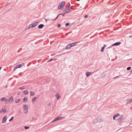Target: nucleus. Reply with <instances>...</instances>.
<instances>
[{"mask_svg":"<svg viewBox=\"0 0 132 132\" xmlns=\"http://www.w3.org/2000/svg\"><path fill=\"white\" fill-rule=\"evenodd\" d=\"M70 4L67 7L65 8L63 11L64 13L67 14L72 12V10H73V8L72 7V6L70 7Z\"/></svg>","mask_w":132,"mask_h":132,"instance_id":"obj_1","label":"nucleus"},{"mask_svg":"<svg viewBox=\"0 0 132 132\" xmlns=\"http://www.w3.org/2000/svg\"><path fill=\"white\" fill-rule=\"evenodd\" d=\"M38 22H36L31 24L28 26V28H27L26 29H28L32 28L35 27L38 25Z\"/></svg>","mask_w":132,"mask_h":132,"instance_id":"obj_2","label":"nucleus"},{"mask_svg":"<svg viewBox=\"0 0 132 132\" xmlns=\"http://www.w3.org/2000/svg\"><path fill=\"white\" fill-rule=\"evenodd\" d=\"M123 115H121L119 117L117 118L116 120L119 123H121L124 122V120L123 119Z\"/></svg>","mask_w":132,"mask_h":132,"instance_id":"obj_3","label":"nucleus"},{"mask_svg":"<svg viewBox=\"0 0 132 132\" xmlns=\"http://www.w3.org/2000/svg\"><path fill=\"white\" fill-rule=\"evenodd\" d=\"M65 4V3L64 1L61 2L58 6V9H60L62 8L63 7Z\"/></svg>","mask_w":132,"mask_h":132,"instance_id":"obj_4","label":"nucleus"},{"mask_svg":"<svg viewBox=\"0 0 132 132\" xmlns=\"http://www.w3.org/2000/svg\"><path fill=\"white\" fill-rule=\"evenodd\" d=\"M23 109L25 110L24 113H27V112L28 111V106L26 105L23 104Z\"/></svg>","mask_w":132,"mask_h":132,"instance_id":"obj_5","label":"nucleus"},{"mask_svg":"<svg viewBox=\"0 0 132 132\" xmlns=\"http://www.w3.org/2000/svg\"><path fill=\"white\" fill-rule=\"evenodd\" d=\"M8 101L11 103H12L14 101V99L13 97L11 96L9 97Z\"/></svg>","mask_w":132,"mask_h":132,"instance_id":"obj_6","label":"nucleus"},{"mask_svg":"<svg viewBox=\"0 0 132 132\" xmlns=\"http://www.w3.org/2000/svg\"><path fill=\"white\" fill-rule=\"evenodd\" d=\"M79 42H76L72 43L70 44V46H71V47H72L76 45H77V44L79 43Z\"/></svg>","mask_w":132,"mask_h":132,"instance_id":"obj_7","label":"nucleus"},{"mask_svg":"<svg viewBox=\"0 0 132 132\" xmlns=\"http://www.w3.org/2000/svg\"><path fill=\"white\" fill-rule=\"evenodd\" d=\"M120 44L121 42H117L113 44L111 46H117L119 45Z\"/></svg>","mask_w":132,"mask_h":132,"instance_id":"obj_8","label":"nucleus"},{"mask_svg":"<svg viewBox=\"0 0 132 132\" xmlns=\"http://www.w3.org/2000/svg\"><path fill=\"white\" fill-rule=\"evenodd\" d=\"M120 115L119 113H117L115 114L113 117V120H115L116 118L118 116Z\"/></svg>","mask_w":132,"mask_h":132,"instance_id":"obj_9","label":"nucleus"},{"mask_svg":"<svg viewBox=\"0 0 132 132\" xmlns=\"http://www.w3.org/2000/svg\"><path fill=\"white\" fill-rule=\"evenodd\" d=\"M7 119L6 117L5 116L3 117L2 119V122L3 123H5Z\"/></svg>","mask_w":132,"mask_h":132,"instance_id":"obj_10","label":"nucleus"},{"mask_svg":"<svg viewBox=\"0 0 132 132\" xmlns=\"http://www.w3.org/2000/svg\"><path fill=\"white\" fill-rule=\"evenodd\" d=\"M97 122H100L102 121V120L101 119L100 117H98L97 118Z\"/></svg>","mask_w":132,"mask_h":132,"instance_id":"obj_11","label":"nucleus"},{"mask_svg":"<svg viewBox=\"0 0 132 132\" xmlns=\"http://www.w3.org/2000/svg\"><path fill=\"white\" fill-rule=\"evenodd\" d=\"M71 47V46H70V44H69L66 46L65 49H69Z\"/></svg>","mask_w":132,"mask_h":132,"instance_id":"obj_12","label":"nucleus"},{"mask_svg":"<svg viewBox=\"0 0 132 132\" xmlns=\"http://www.w3.org/2000/svg\"><path fill=\"white\" fill-rule=\"evenodd\" d=\"M92 74V72H87L86 73V76L87 77H88L89 76L90 74Z\"/></svg>","mask_w":132,"mask_h":132,"instance_id":"obj_13","label":"nucleus"},{"mask_svg":"<svg viewBox=\"0 0 132 132\" xmlns=\"http://www.w3.org/2000/svg\"><path fill=\"white\" fill-rule=\"evenodd\" d=\"M44 27V25L43 24H41L39 25L38 26V28L39 29H42Z\"/></svg>","mask_w":132,"mask_h":132,"instance_id":"obj_14","label":"nucleus"},{"mask_svg":"<svg viewBox=\"0 0 132 132\" xmlns=\"http://www.w3.org/2000/svg\"><path fill=\"white\" fill-rule=\"evenodd\" d=\"M24 63H22L18 65H17V67L18 68H21V67L23 66L24 65Z\"/></svg>","mask_w":132,"mask_h":132,"instance_id":"obj_15","label":"nucleus"},{"mask_svg":"<svg viewBox=\"0 0 132 132\" xmlns=\"http://www.w3.org/2000/svg\"><path fill=\"white\" fill-rule=\"evenodd\" d=\"M132 102V99H131L127 101L126 105L131 103Z\"/></svg>","mask_w":132,"mask_h":132,"instance_id":"obj_16","label":"nucleus"},{"mask_svg":"<svg viewBox=\"0 0 132 132\" xmlns=\"http://www.w3.org/2000/svg\"><path fill=\"white\" fill-rule=\"evenodd\" d=\"M55 96L56 97L57 99H59L61 97L60 95L57 93V94L55 95Z\"/></svg>","mask_w":132,"mask_h":132,"instance_id":"obj_17","label":"nucleus"},{"mask_svg":"<svg viewBox=\"0 0 132 132\" xmlns=\"http://www.w3.org/2000/svg\"><path fill=\"white\" fill-rule=\"evenodd\" d=\"M28 100V98L27 97H24L23 99V102H27Z\"/></svg>","mask_w":132,"mask_h":132,"instance_id":"obj_18","label":"nucleus"},{"mask_svg":"<svg viewBox=\"0 0 132 132\" xmlns=\"http://www.w3.org/2000/svg\"><path fill=\"white\" fill-rule=\"evenodd\" d=\"M6 109L4 108H3L2 109V112H3V113H5L6 112Z\"/></svg>","mask_w":132,"mask_h":132,"instance_id":"obj_19","label":"nucleus"},{"mask_svg":"<svg viewBox=\"0 0 132 132\" xmlns=\"http://www.w3.org/2000/svg\"><path fill=\"white\" fill-rule=\"evenodd\" d=\"M61 14H59L57 15V16H56V18L55 19H52L51 20H53V21H54V20H56L58 18V17H59V16L61 15Z\"/></svg>","mask_w":132,"mask_h":132,"instance_id":"obj_20","label":"nucleus"},{"mask_svg":"<svg viewBox=\"0 0 132 132\" xmlns=\"http://www.w3.org/2000/svg\"><path fill=\"white\" fill-rule=\"evenodd\" d=\"M23 93L25 94H28V92L27 90H24L23 92Z\"/></svg>","mask_w":132,"mask_h":132,"instance_id":"obj_21","label":"nucleus"},{"mask_svg":"<svg viewBox=\"0 0 132 132\" xmlns=\"http://www.w3.org/2000/svg\"><path fill=\"white\" fill-rule=\"evenodd\" d=\"M34 92H31L30 93V95H31L33 96L34 95Z\"/></svg>","mask_w":132,"mask_h":132,"instance_id":"obj_22","label":"nucleus"},{"mask_svg":"<svg viewBox=\"0 0 132 132\" xmlns=\"http://www.w3.org/2000/svg\"><path fill=\"white\" fill-rule=\"evenodd\" d=\"M20 99H17L16 100L15 102L16 103H18L20 101Z\"/></svg>","mask_w":132,"mask_h":132,"instance_id":"obj_23","label":"nucleus"},{"mask_svg":"<svg viewBox=\"0 0 132 132\" xmlns=\"http://www.w3.org/2000/svg\"><path fill=\"white\" fill-rule=\"evenodd\" d=\"M36 99V97H34L33 98L32 100V101L33 102H35Z\"/></svg>","mask_w":132,"mask_h":132,"instance_id":"obj_24","label":"nucleus"},{"mask_svg":"<svg viewBox=\"0 0 132 132\" xmlns=\"http://www.w3.org/2000/svg\"><path fill=\"white\" fill-rule=\"evenodd\" d=\"M4 101L5 103H6L8 101V99L5 98V99L4 100Z\"/></svg>","mask_w":132,"mask_h":132,"instance_id":"obj_25","label":"nucleus"},{"mask_svg":"<svg viewBox=\"0 0 132 132\" xmlns=\"http://www.w3.org/2000/svg\"><path fill=\"white\" fill-rule=\"evenodd\" d=\"M104 47H103L101 48V51L102 52H103L104 51Z\"/></svg>","mask_w":132,"mask_h":132,"instance_id":"obj_26","label":"nucleus"},{"mask_svg":"<svg viewBox=\"0 0 132 132\" xmlns=\"http://www.w3.org/2000/svg\"><path fill=\"white\" fill-rule=\"evenodd\" d=\"M18 68V67H17V65L14 68V69H13V71H15Z\"/></svg>","mask_w":132,"mask_h":132,"instance_id":"obj_27","label":"nucleus"},{"mask_svg":"<svg viewBox=\"0 0 132 132\" xmlns=\"http://www.w3.org/2000/svg\"><path fill=\"white\" fill-rule=\"evenodd\" d=\"M5 97H2L1 98V101H3L5 99Z\"/></svg>","mask_w":132,"mask_h":132,"instance_id":"obj_28","label":"nucleus"},{"mask_svg":"<svg viewBox=\"0 0 132 132\" xmlns=\"http://www.w3.org/2000/svg\"><path fill=\"white\" fill-rule=\"evenodd\" d=\"M131 68V67H128L127 68V70H130Z\"/></svg>","mask_w":132,"mask_h":132,"instance_id":"obj_29","label":"nucleus"},{"mask_svg":"<svg viewBox=\"0 0 132 132\" xmlns=\"http://www.w3.org/2000/svg\"><path fill=\"white\" fill-rule=\"evenodd\" d=\"M13 118H14V117H12L10 119V120H9V121H11L13 119Z\"/></svg>","mask_w":132,"mask_h":132,"instance_id":"obj_30","label":"nucleus"},{"mask_svg":"<svg viewBox=\"0 0 132 132\" xmlns=\"http://www.w3.org/2000/svg\"><path fill=\"white\" fill-rule=\"evenodd\" d=\"M24 129H27L29 128V127L27 126H25L24 127Z\"/></svg>","mask_w":132,"mask_h":132,"instance_id":"obj_31","label":"nucleus"},{"mask_svg":"<svg viewBox=\"0 0 132 132\" xmlns=\"http://www.w3.org/2000/svg\"><path fill=\"white\" fill-rule=\"evenodd\" d=\"M57 121V119L56 118H55L54 120H53L51 122H53L55 121Z\"/></svg>","mask_w":132,"mask_h":132,"instance_id":"obj_32","label":"nucleus"},{"mask_svg":"<svg viewBox=\"0 0 132 132\" xmlns=\"http://www.w3.org/2000/svg\"><path fill=\"white\" fill-rule=\"evenodd\" d=\"M56 118L57 119V121H59V120H60V118L59 117H57Z\"/></svg>","mask_w":132,"mask_h":132,"instance_id":"obj_33","label":"nucleus"},{"mask_svg":"<svg viewBox=\"0 0 132 132\" xmlns=\"http://www.w3.org/2000/svg\"><path fill=\"white\" fill-rule=\"evenodd\" d=\"M132 124V118L131 119L130 121V122L129 125H130Z\"/></svg>","mask_w":132,"mask_h":132,"instance_id":"obj_34","label":"nucleus"},{"mask_svg":"<svg viewBox=\"0 0 132 132\" xmlns=\"http://www.w3.org/2000/svg\"><path fill=\"white\" fill-rule=\"evenodd\" d=\"M24 87H20L19 88V89L21 90H22L24 89Z\"/></svg>","mask_w":132,"mask_h":132,"instance_id":"obj_35","label":"nucleus"},{"mask_svg":"<svg viewBox=\"0 0 132 132\" xmlns=\"http://www.w3.org/2000/svg\"><path fill=\"white\" fill-rule=\"evenodd\" d=\"M60 120H61L64 118V117H59Z\"/></svg>","mask_w":132,"mask_h":132,"instance_id":"obj_36","label":"nucleus"},{"mask_svg":"<svg viewBox=\"0 0 132 132\" xmlns=\"http://www.w3.org/2000/svg\"><path fill=\"white\" fill-rule=\"evenodd\" d=\"M69 23H66L65 24V26H69Z\"/></svg>","mask_w":132,"mask_h":132,"instance_id":"obj_37","label":"nucleus"},{"mask_svg":"<svg viewBox=\"0 0 132 132\" xmlns=\"http://www.w3.org/2000/svg\"><path fill=\"white\" fill-rule=\"evenodd\" d=\"M88 15H86L84 16V17L85 18H87L88 17Z\"/></svg>","mask_w":132,"mask_h":132,"instance_id":"obj_38","label":"nucleus"},{"mask_svg":"<svg viewBox=\"0 0 132 132\" xmlns=\"http://www.w3.org/2000/svg\"><path fill=\"white\" fill-rule=\"evenodd\" d=\"M61 27V25L60 24H58L57 25V27H58L59 28Z\"/></svg>","mask_w":132,"mask_h":132,"instance_id":"obj_39","label":"nucleus"},{"mask_svg":"<svg viewBox=\"0 0 132 132\" xmlns=\"http://www.w3.org/2000/svg\"><path fill=\"white\" fill-rule=\"evenodd\" d=\"M53 60V59H50V60H49L48 61H47V62H50V61H52Z\"/></svg>","mask_w":132,"mask_h":132,"instance_id":"obj_40","label":"nucleus"},{"mask_svg":"<svg viewBox=\"0 0 132 132\" xmlns=\"http://www.w3.org/2000/svg\"><path fill=\"white\" fill-rule=\"evenodd\" d=\"M45 19V21L46 22H47V21L48 20H47L46 19Z\"/></svg>","mask_w":132,"mask_h":132,"instance_id":"obj_41","label":"nucleus"},{"mask_svg":"<svg viewBox=\"0 0 132 132\" xmlns=\"http://www.w3.org/2000/svg\"><path fill=\"white\" fill-rule=\"evenodd\" d=\"M60 14H61V15H62V16H63L65 15L64 14L60 13Z\"/></svg>","mask_w":132,"mask_h":132,"instance_id":"obj_42","label":"nucleus"},{"mask_svg":"<svg viewBox=\"0 0 132 132\" xmlns=\"http://www.w3.org/2000/svg\"><path fill=\"white\" fill-rule=\"evenodd\" d=\"M51 104L50 103H49V104H48V105H47V106H49L50 105H51Z\"/></svg>","mask_w":132,"mask_h":132,"instance_id":"obj_43","label":"nucleus"},{"mask_svg":"<svg viewBox=\"0 0 132 132\" xmlns=\"http://www.w3.org/2000/svg\"><path fill=\"white\" fill-rule=\"evenodd\" d=\"M118 77V76H116V77H114V78H113V79H114V78H117V77Z\"/></svg>","mask_w":132,"mask_h":132,"instance_id":"obj_44","label":"nucleus"},{"mask_svg":"<svg viewBox=\"0 0 132 132\" xmlns=\"http://www.w3.org/2000/svg\"><path fill=\"white\" fill-rule=\"evenodd\" d=\"M106 46V45H104V46H103V47H104V48H105V47Z\"/></svg>","mask_w":132,"mask_h":132,"instance_id":"obj_45","label":"nucleus"},{"mask_svg":"<svg viewBox=\"0 0 132 132\" xmlns=\"http://www.w3.org/2000/svg\"><path fill=\"white\" fill-rule=\"evenodd\" d=\"M129 37H132V36H129Z\"/></svg>","mask_w":132,"mask_h":132,"instance_id":"obj_46","label":"nucleus"},{"mask_svg":"<svg viewBox=\"0 0 132 132\" xmlns=\"http://www.w3.org/2000/svg\"><path fill=\"white\" fill-rule=\"evenodd\" d=\"M77 1H79L80 0H76Z\"/></svg>","mask_w":132,"mask_h":132,"instance_id":"obj_47","label":"nucleus"},{"mask_svg":"<svg viewBox=\"0 0 132 132\" xmlns=\"http://www.w3.org/2000/svg\"><path fill=\"white\" fill-rule=\"evenodd\" d=\"M53 60H54V61L55 60V59H54Z\"/></svg>","mask_w":132,"mask_h":132,"instance_id":"obj_48","label":"nucleus"},{"mask_svg":"<svg viewBox=\"0 0 132 132\" xmlns=\"http://www.w3.org/2000/svg\"><path fill=\"white\" fill-rule=\"evenodd\" d=\"M28 65H27V66H28Z\"/></svg>","mask_w":132,"mask_h":132,"instance_id":"obj_49","label":"nucleus"}]
</instances>
